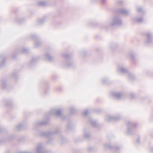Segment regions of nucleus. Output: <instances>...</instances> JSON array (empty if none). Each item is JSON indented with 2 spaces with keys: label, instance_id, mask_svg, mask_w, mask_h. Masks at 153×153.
<instances>
[{
  "label": "nucleus",
  "instance_id": "nucleus-40",
  "mask_svg": "<svg viewBox=\"0 0 153 153\" xmlns=\"http://www.w3.org/2000/svg\"><path fill=\"white\" fill-rule=\"evenodd\" d=\"M120 3H122L121 2H119Z\"/></svg>",
  "mask_w": 153,
  "mask_h": 153
},
{
  "label": "nucleus",
  "instance_id": "nucleus-38",
  "mask_svg": "<svg viewBox=\"0 0 153 153\" xmlns=\"http://www.w3.org/2000/svg\"><path fill=\"white\" fill-rule=\"evenodd\" d=\"M18 22H19V23H20L21 22V21H20L19 20H18Z\"/></svg>",
  "mask_w": 153,
  "mask_h": 153
},
{
  "label": "nucleus",
  "instance_id": "nucleus-8",
  "mask_svg": "<svg viewBox=\"0 0 153 153\" xmlns=\"http://www.w3.org/2000/svg\"><path fill=\"white\" fill-rule=\"evenodd\" d=\"M59 132L60 131L58 129H57L55 130L54 132L49 131L43 132L42 133V135L45 137H49L54 134H58Z\"/></svg>",
  "mask_w": 153,
  "mask_h": 153
},
{
  "label": "nucleus",
  "instance_id": "nucleus-6",
  "mask_svg": "<svg viewBox=\"0 0 153 153\" xmlns=\"http://www.w3.org/2000/svg\"><path fill=\"white\" fill-rule=\"evenodd\" d=\"M122 23V21L119 16H116L113 18L111 25L112 26L120 25Z\"/></svg>",
  "mask_w": 153,
  "mask_h": 153
},
{
  "label": "nucleus",
  "instance_id": "nucleus-29",
  "mask_svg": "<svg viewBox=\"0 0 153 153\" xmlns=\"http://www.w3.org/2000/svg\"><path fill=\"white\" fill-rule=\"evenodd\" d=\"M88 110H86L85 111V112L84 113V115L85 116H87V114H88Z\"/></svg>",
  "mask_w": 153,
  "mask_h": 153
},
{
  "label": "nucleus",
  "instance_id": "nucleus-14",
  "mask_svg": "<svg viewBox=\"0 0 153 153\" xmlns=\"http://www.w3.org/2000/svg\"><path fill=\"white\" fill-rule=\"evenodd\" d=\"M6 60V57L3 54L0 55V65H2L4 64Z\"/></svg>",
  "mask_w": 153,
  "mask_h": 153
},
{
  "label": "nucleus",
  "instance_id": "nucleus-19",
  "mask_svg": "<svg viewBox=\"0 0 153 153\" xmlns=\"http://www.w3.org/2000/svg\"><path fill=\"white\" fill-rule=\"evenodd\" d=\"M7 85L6 82L4 80L2 81L0 84V86L3 89Z\"/></svg>",
  "mask_w": 153,
  "mask_h": 153
},
{
  "label": "nucleus",
  "instance_id": "nucleus-35",
  "mask_svg": "<svg viewBox=\"0 0 153 153\" xmlns=\"http://www.w3.org/2000/svg\"><path fill=\"white\" fill-rule=\"evenodd\" d=\"M17 153H31V152H18Z\"/></svg>",
  "mask_w": 153,
  "mask_h": 153
},
{
  "label": "nucleus",
  "instance_id": "nucleus-37",
  "mask_svg": "<svg viewBox=\"0 0 153 153\" xmlns=\"http://www.w3.org/2000/svg\"><path fill=\"white\" fill-rule=\"evenodd\" d=\"M131 57L132 58V59H134V56H133V55L132 54L131 55Z\"/></svg>",
  "mask_w": 153,
  "mask_h": 153
},
{
  "label": "nucleus",
  "instance_id": "nucleus-22",
  "mask_svg": "<svg viewBox=\"0 0 153 153\" xmlns=\"http://www.w3.org/2000/svg\"><path fill=\"white\" fill-rule=\"evenodd\" d=\"M23 125L22 123H21L18 125L16 127V129L17 130H20L22 128Z\"/></svg>",
  "mask_w": 153,
  "mask_h": 153
},
{
  "label": "nucleus",
  "instance_id": "nucleus-7",
  "mask_svg": "<svg viewBox=\"0 0 153 153\" xmlns=\"http://www.w3.org/2000/svg\"><path fill=\"white\" fill-rule=\"evenodd\" d=\"M146 39L145 40V43L147 45H150L152 42V33L150 32H148L146 33Z\"/></svg>",
  "mask_w": 153,
  "mask_h": 153
},
{
  "label": "nucleus",
  "instance_id": "nucleus-9",
  "mask_svg": "<svg viewBox=\"0 0 153 153\" xmlns=\"http://www.w3.org/2000/svg\"><path fill=\"white\" fill-rule=\"evenodd\" d=\"M30 38L36 41L35 44V47H38L41 45V43L39 41L38 37L36 36L33 35H31L30 36Z\"/></svg>",
  "mask_w": 153,
  "mask_h": 153
},
{
  "label": "nucleus",
  "instance_id": "nucleus-16",
  "mask_svg": "<svg viewBox=\"0 0 153 153\" xmlns=\"http://www.w3.org/2000/svg\"><path fill=\"white\" fill-rule=\"evenodd\" d=\"M104 147L106 149H114L117 150H118L119 148L117 147H112L110 144H108L107 143L105 144L104 145Z\"/></svg>",
  "mask_w": 153,
  "mask_h": 153
},
{
  "label": "nucleus",
  "instance_id": "nucleus-11",
  "mask_svg": "<svg viewBox=\"0 0 153 153\" xmlns=\"http://www.w3.org/2000/svg\"><path fill=\"white\" fill-rule=\"evenodd\" d=\"M118 12L120 14L124 15H128L130 14V11L124 9H120L118 10Z\"/></svg>",
  "mask_w": 153,
  "mask_h": 153
},
{
  "label": "nucleus",
  "instance_id": "nucleus-25",
  "mask_svg": "<svg viewBox=\"0 0 153 153\" xmlns=\"http://www.w3.org/2000/svg\"><path fill=\"white\" fill-rule=\"evenodd\" d=\"M45 21V19H42L38 21V23L39 24H43Z\"/></svg>",
  "mask_w": 153,
  "mask_h": 153
},
{
  "label": "nucleus",
  "instance_id": "nucleus-4",
  "mask_svg": "<svg viewBox=\"0 0 153 153\" xmlns=\"http://www.w3.org/2000/svg\"><path fill=\"white\" fill-rule=\"evenodd\" d=\"M63 109L62 108H55L51 110L50 114H54L58 117L62 116Z\"/></svg>",
  "mask_w": 153,
  "mask_h": 153
},
{
  "label": "nucleus",
  "instance_id": "nucleus-17",
  "mask_svg": "<svg viewBox=\"0 0 153 153\" xmlns=\"http://www.w3.org/2000/svg\"><path fill=\"white\" fill-rule=\"evenodd\" d=\"M29 51V50L27 48H23L22 49L19 50L18 52L20 53L27 54L28 53Z\"/></svg>",
  "mask_w": 153,
  "mask_h": 153
},
{
  "label": "nucleus",
  "instance_id": "nucleus-34",
  "mask_svg": "<svg viewBox=\"0 0 153 153\" xmlns=\"http://www.w3.org/2000/svg\"><path fill=\"white\" fill-rule=\"evenodd\" d=\"M136 141L138 143H139L140 141V139L139 138H137V140Z\"/></svg>",
  "mask_w": 153,
  "mask_h": 153
},
{
  "label": "nucleus",
  "instance_id": "nucleus-30",
  "mask_svg": "<svg viewBox=\"0 0 153 153\" xmlns=\"http://www.w3.org/2000/svg\"><path fill=\"white\" fill-rule=\"evenodd\" d=\"M135 95L133 93L131 94H130V96L131 98H133L135 97Z\"/></svg>",
  "mask_w": 153,
  "mask_h": 153
},
{
  "label": "nucleus",
  "instance_id": "nucleus-1",
  "mask_svg": "<svg viewBox=\"0 0 153 153\" xmlns=\"http://www.w3.org/2000/svg\"><path fill=\"white\" fill-rule=\"evenodd\" d=\"M117 69L118 71L122 74H126L129 79L133 80L134 78V75L129 72L127 68L123 64H119L117 65Z\"/></svg>",
  "mask_w": 153,
  "mask_h": 153
},
{
  "label": "nucleus",
  "instance_id": "nucleus-20",
  "mask_svg": "<svg viewBox=\"0 0 153 153\" xmlns=\"http://www.w3.org/2000/svg\"><path fill=\"white\" fill-rule=\"evenodd\" d=\"M83 137L86 139H88L90 137V134L88 132L84 130Z\"/></svg>",
  "mask_w": 153,
  "mask_h": 153
},
{
  "label": "nucleus",
  "instance_id": "nucleus-31",
  "mask_svg": "<svg viewBox=\"0 0 153 153\" xmlns=\"http://www.w3.org/2000/svg\"><path fill=\"white\" fill-rule=\"evenodd\" d=\"M107 0H101V2L102 4H105L106 1Z\"/></svg>",
  "mask_w": 153,
  "mask_h": 153
},
{
  "label": "nucleus",
  "instance_id": "nucleus-24",
  "mask_svg": "<svg viewBox=\"0 0 153 153\" xmlns=\"http://www.w3.org/2000/svg\"><path fill=\"white\" fill-rule=\"evenodd\" d=\"M71 64L72 63L71 62H68L65 64V66L67 68H68L71 67Z\"/></svg>",
  "mask_w": 153,
  "mask_h": 153
},
{
  "label": "nucleus",
  "instance_id": "nucleus-2",
  "mask_svg": "<svg viewBox=\"0 0 153 153\" xmlns=\"http://www.w3.org/2000/svg\"><path fill=\"white\" fill-rule=\"evenodd\" d=\"M126 124L127 127L126 134L128 135H130L132 133L133 129L137 126V124L136 123L130 121H128Z\"/></svg>",
  "mask_w": 153,
  "mask_h": 153
},
{
  "label": "nucleus",
  "instance_id": "nucleus-13",
  "mask_svg": "<svg viewBox=\"0 0 153 153\" xmlns=\"http://www.w3.org/2000/svg\"><path fill=\"white\" fill-rule=\"evenodd\" d=\"M133 23H142L143 21V19L141 17H135L132 20Z\"/></svg>",
  "mask_w": 153,
  "mask_h": 153
},
{
  "label": "nucleus",
  "instance_id": "nucleus-39",
  "mask_svg": "<svg viewBox=\"0 0 153 153\" xmlns=\"http://www.w3.org/2000/svg\"><path fill=\"white\" fill-rule=\"evenodd\" d=\"M7 105V106H9V105Z\"/></svg>",
  "mask_w": 153,
  "mask_h": 153
},
{
  "label": "nucleus",
  "instance_id": "nucleus-36",
  "mask_svg": "<svg viewBox=\"0 0 153 153\" xmlns=\"http://www.w3.org/2000/svg\"><path fill=\"white\" fill-rule=\"evenodd\" d=\"M93 148L92 147H90L88 148V149L89 151H91L92 149Z\"/></svg>",
  "mask_w": 153,
  "mask_h": 153
},
{
  "label": "nucleus",
  "instance_id": "nucleus-33",
  "mask_svg": "<svg viewBox=\"0 0 153 153\" xmlns=\"http://www.w3.org/2000/svg\"><path fill=\"white\" fill-rule=\"evenodd\" d=\"M149 151L150 152L153 153V147H151L150 148Z\"/></svg>",
  "mask_w": 153,
  "mask_h": 153
},
{
  "label": "nucleus",
  "instance_id": "nucleus-26",
  "mask_svg": "<svg viewBox=\"0 0 153 153\" xmlns=\"http://www.w3.org/2000/svg\"><path fill=\"white\" fill-rule=\"evenodd\" d=\"M37 61V59L36 58L34 57L33 58L31 61V64H33L36 62Z\"/></svg>",
  "mask_w": 153,
  "mask_h": 153
},
{
  "label": "nucleus",
  "instance_id": "nucleus-10",
  "mask_svg": "<svg viewBox=\"0 0 153 153\" xmlns=\"http://www.w3.org/2000/svg\"><path fill=\"white\" fill-rule=\"evenodd\" d=\"M111 95L116 98L120 100L122 99L123 94L121 92H113L111 93Z\"/></svg>",
  "mask_w": 153,
  "mask_h": 153
},
{
  "label": "nucleus",
  "instance_id": "nucleus-32",
  "mask_svg": "<svg viewBox=\"0 0 153 153\" xmlns=\"http://www.w3.org/2000/svg\"><path fill=\"white\" fill-rule=\"evenodd\" d=\"M63 56L67 58H68L69 57V55H68L67 54H65L64 55H63Z\"/></svg>",
  "mask_w": 153,
  "mask_h": 153
},
{
  "label": "nucleus",
  "instance_id": "nucleus-12",
  "mask_svg": "<svg viewBox=\"0 0 153 153\" xmlns=\"http://www.w3.org/2000/svg\"><path fill=\"white\" fill-rule=\"evenodd\" d=\"M47 124L46 121H38L34 123L35 126H45Z\"/></svg>",
  "mask_w": 153,
  "mask_h": 153
},
{
  "label": "nucleus",
  "instance_id": "nucleus-21",
  "mask_svg": "<svg viewBox=\"0 0 153 153\" xmlns=\"http://www.w3.org/2000/svg\"><path fill=\"white\" fill-rule=\"evenodd\" d=\"M137 10L138 12L143 13L144 12L143 9L140 7H137Z\"/></svg>",
  "mask_w": 153,
  "mask_h": 153
},
{
  "label": "nucleus",
  "instance_id": "nucleus-5",
  "mask_svg": "<svg viewBox=\"0 0 153 153\" xmlns=\"http://www.w3.org/2000/svg\"><path fill=\"white\" fill-rule=\"evenodd\" d=\"M120 115L118 114L115 115L114 116H112L110 115H107L105 117V120L108 121H117L121 118Z\"/></svg>",
  "mask_w": 153,
  "mask_h": 153
},
{
  "label": "nucleus",
  "instance_id": "nucleus-18",
  "mask_svg": "<svg viewBox=\"0 0 153 153\" xmlns=\"http://www.w3.org/2000/svg\"><path fill=\"white\" fill-rule=\"evenodd\" d=\"M90 121L91 124L94 127H96L97 125V122L94 120L90 119Z\"/></svg>",
  "mask_w": 153,
  "mask_h": 153
},
{
  "label": "nucleus",
  "instance_id": "nucleus-28",
  "mask_svg": "<svg viewBox=\"0 0 153 153\" xmlns=\"http://www.w3.org/2000/svg\"><path fill=\"white\" fill-rule=\"evenodd\" d=\"M108 81V79L107 78H104L102 81V82L103 83H106Z\"/></svg>",
  "mask_w": 153,
  "mask_h": 153
},
{
  "label": "nucleus",
  "instance_id": "nucleus-23",
  "mask_svg": "<svg viewBox=\"0 0 153 153\" xmlns=\"http://www.w3.org/2000/svg\"><path fill=\"white\" fill-rule=\"evenodd\" d=\"M38 4L41 6H45L46 5V3L44 1H41L38 3Z\"/></svg>",
  "mask_w": 153,
  "mask_h": 153
},
{
  "label": "nucleus",
  "instance_id": "nucleus-27",
  "mask_svg": "<svg viewBox=\"0 0 153 153\" xmlns=\"http://www.w3.org/2000/svg\"><path fill=\"white\" fill-rule=\"evenodd\" d=\"M75 110L74 108H70V113L71 114H73L75 113Z\"/></svg>",
  "mask_w": 153,
  "mask_h": 153
},
{
  "label": "nucleus",
  "instance_id": "nucleus-3",
  "mask_svg": "<svg viewBox=\"0 0 153 153\" xmlns=\"http://www.w3.org/2000/svg\"><path fill=\"white\" fill-rule=\"evenodd\" d=\"M35 151L36 153H51L50 151L45 149L42 143L37 144L35 147Z\"/></svg>",
  "mask_w": 153,
  "mask_h": 153
},
{
  "label": "nucleus",
  "instance_id": "nucleus-15",
  "mask_svg": "<svg viewBox=\"0 0 153 153\" xmlns=\"http://www.w3.org/2000/svg\"><path fill=\"white\" fill-rule=\"evenodd\" d=\"M45 59L49 61H51L53 59V58L49 54L48 52H46L44 55Z\"/></svg>",
  "mask_w": 153,
  "mask_h": 153
}]
</instances>
